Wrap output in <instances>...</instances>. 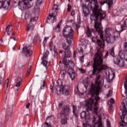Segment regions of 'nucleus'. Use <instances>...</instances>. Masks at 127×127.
Here are the masks:
<instances>
[{"label": "nucleus", "instance_id": "obj_1", "mask_svg": "<svg viewBox=\"0 0 127 127\" xmlns=\"http://www.w3.org/2000/svg\"><path fill=\"white\" fill-rule=\"evenodd\" d=\"M81 6L83 9V13L85 17L88 16L90 10H92L93 14L90 16V19L91 20L95 21L94 27L101 40L98 39L96 37H92V40L94 43H97L100 48H103L105 45V40H104L103 28L102 27L101 22L106 17V13H102L101 11V9L99 8L98 0H91L87 6L84 3H82Z\"/></svg>", "mask_w": 127, "mask_h": 127}, {"label": "nucleus", "instance_id": "obj_2", "mask_svg": "<svg viewBox=\"0 0 127 127\" xmlns=\"http://www.w3.org/2000/svg\"><path fill=\"white\" fill-rule=\"evenodd\" d=\"M103 57H104L103 52H102L101 49H99L96 54L94 55L93 59L92 75H96L95 85L91 83V88L88 91V94L91 95L92 98L95 97V96H99V92L101 91L102 87L104 85V83H102L101 75H97L96 73L103 71V70H107L108 69V65H103V63H104Z\"/></svg>", "mask_w": 127, "mask_h": 127}, {"label": "nucleus", "instance_id": "obj_3", "mask_svg": "<svg viewBox=\"0 0 127 127\" xmlns=\"http://www.w3.org/2000/svg\"><path fill=\"white\" fill-rule=\"evenodd\" d=\"M63 36L66 37V41L67 45L65 43L63 44V48L65 51L68 50L70 45L72 43L73 35L74 34L73 29L70 26H65L63 30Z\"/></svg>", "mask_w": 127, "mask_h": 127}, {"label": "nucleus", "instance_id": "obj_4", "mask_svg": "<svg viewBox=\"0 0 127 127\" xmlns=\"http://www.w3.org/2000/svg\"><path fill=\"white\" fill-rule=\"evenodd\" d=\"M69 112H70V108L68 106H65L60 113L62 125H66L67 124V118L66 117L68 116Z\"/></svg>", "mask_w": 127, "mask_h": 127}, {"label": "nucleus", "instance_id": "obj_5", "mask_svg": "<svg viewBox=\"0 0 127 127\" xmlns=\"http://www.w3.org/2000/svg\"><path fill=\"white\" fill-rule=\"evenodd\" d=\"M94 103V100L90 98L88 100H87L85 104V107L86 108L87 112L89 111H92L94 113L95 115L98 114V107H97V105H98V102H95L94 103V107L93 110L92 108V104Z\"/></svg>", "mask_w": 127, "mask_h": 127}, {"label": "nucleus", "instance_id": "obj_6", "mask_svg": "<svg viewBox=\"0 0 127 127\" xmlns=\"http://www.w3.org/2000/svg\"><path fill=\"white\" fill-rule=\"evenodd\" d=\"M18 0V7L21 10L28 9L32 6L33 3H30L29 0Z\"/></svg>", "mask_w": 127, "mask_h": 127}, {"label": "nucleus", "instance_id": "obj_7", "mask_svg": "<svg viewBox=\"0 0 127 127\" xmlns=\"http://www.w3.org/2000/svg\"><path fill=\"white\" fill-rule=\"evenodd\" d=\"M114 62L120 67H124L125 66V55L120 52L118 58L114 59Z\"/></svg>", "mask_w": 127, "mask_h": 127}, {"label": "nucleus", "instance_id": "obj_8", "mask_svg": "<svg viewBox=\"0 0 127 127\" xmlns=\"http://www.w3.org/2000/svg\"><path fill=\"white\" fill-rule=\"evenodd\" d=\"M120 35V33L115 32L114 35L111 34H106L105 40L107 43H114L116 38H119Z\"/></svg>", "mask_w": 127, "mask_h": 127}, {"label": "nucleus", "instance_id": "obj_9", "mask_svg": "<svg viewBox=\"0 0 127 127\" xmlns=\"http://www.w3.org/2000/svg\"><path fill=\"white\" fill-rule=\"evenodd\" d=\"M58 95L60 94H64L66 96L69 95L70 94V90L68 89V86L61 85L56 89Z\"/></svg>", "mask_w": 127, "mask_h": 127}, {"label": "nucleus", "instance_id": "obj_10", "mask_svg": "<svg viewBox=\"0 0 127 127\" xmlns=\"http://www.w3.org/2000/svg\"><path fill=\"white\" fill-rule=\"evenodd\" d=\"M122 105L123 106V108H121V111H122V116L121 117V122L120 123V125L122 127H125L126 126V125H127V123L125 122V115H124V114L125 113H126L127 110L126 108V105H125V103L123 102L122 103Z\"/></svg>", "mask_w": 127, "mask_h": 127}, {"label": "nucleus", "instance_id": "obj_11", "mask_svg": "<svg viewBox=\"0 0 127 127\" xmlns=\"http://www.w3.org/2000/svg\"><path fill=\"white\" fill-rule=\"evenodd\" d=\"M23 52L26 56L29 57L32 55V50H31V46L25 47L23 48Z\"/></svg>", "mask_w": 127, "mask_h": 127}, {"label": "nucleus", "instance_id": "obj_12", "mask_svg": "<svg viewBox=\"0 0 127 127\" xmlns=\"http://www.w3.org/2000/svg\"><path fill=\"white\" fill-rule=\"evenodd\" d=\"M56 21V16L54 15V12L50 13L49 17H47L46 22L47 23H53Z\"/></svg>", "mask_w": 127, "mask_h": 127}, {"label": "nucleus", "instance_id": "obj_13", "mask_svg": "<svg viewBox=\"0 0 127 127\" xmlns=\"http://www.w3.org/2000/svg\"><path fill=\"white\" fill-rule=\"evenodd\" d=\"M3 0H0V8L3 7V8L7 9V8H8V6H9V4H10L9 3L10 0H6L4 2H2Z\"/></svg>", "mask_w": 127, "mask_h": 127}, {"label": "nucleus", "instance_id": "obj_14", "mask_svg": "<svg viewBox=\"0 0 127 127\" xmlns=\"http://www.w3.org/2000/svg\"><path fill=\"white\" fill-rule=\"evenodd\" d=\"M49 54V52H46L44 55H43V57L42 59V64L47 68V64H48V62L46 61L47 58H48V55Z\"/></svg>", "mask_w": 127, "mask_h": 127}, {"label": "nucleus", "instance_id": "obj_15", "mask_svg": "<svg viewBox=\"0 0 127 127\" xmlns=\"http://www.w3.org/2000/svg\"><path fill=\"white\" fill-rule=\"evenodd\" d=\"M115 78V72L112 70L108 71V77L107 78V82L110 84Z\"/></svg>", "mask_w": 127, "mask_h": 127}, {"label": "nucleus", "instance_id": "obj_16", "mask_svg": "<svg viewBox=\"0 0 127 127\" xmlns=\"http://www.w3.org/2000/svg\"><path fill=\"white\" fill-rule=\"evenodd\" d=\"M42 2V0H36V5L33 9L34 12L38 13L40 11L39 5H40Z\"/></svg>", "mask_w": 127, "mask_h": 127}, {"label": "nucleus", "instance_id": "obj_17", "mask_svg": "<svg viewBox=\"0 0 127 127\" xmlns=\"http://www.w3.org/2000/svg\"><path fill=\"white\" fill-rule=\"evenodd\" d=\"M68 74L69 75L70 78H71L72 81L75 79V71L72 68H69L68 69Z\"/></svg>", "mask_w": 127, "mask_h": 127}, {"label": "nucleus", "instance_id": "obj_18", "mask_svg": "<svg viewBox=\"0 0 127 127\" xmlns=\"http://www.w3.org/2000/svg\"><path fill=\"white\" fill-rule=\"evenodd\" d=\"M63 64L65 65V66L66 67V68H68V66H69L70 68H72V67H74V64L73 62H68V60L66 59H64L63 61Z\"/></svg>", "mask_w": 127, "mask_h": 127}, {"label": "nucleus", "instance_id": "obj_19", "mask_svg": "<svg viewBox=\"0 0 127 127\" xmlns=\"http://www.w3.org/2000/svg\"><path fill=\"white\" fill-rule=\"evenodd\" d=\"M92 32H93L94 34H96V33H97L96 30H94L93 29H91H91H90V28L87 27V30L86 31V36H87V37H91V36H92Z\"/></svg>", "mask_w": 127, "mask_h": 127}, {"label": "nucleus", "instance_id": "obj_20", "mask_svg": "<svg viewBox=\"0 0 127 127\" xmlns=\"http://www.w3.org/2000/svg\"><path fill=\"white\" fill-rule=\"evenodd\" d=\"M105 3L108 4L109 7H111L113 5V0H106L100 2L101 5H104Z\"/></svg>", "mask_w": 127, "mask_h": 127}, {"label": "nucleus", "instance_id": "obj_21", "mask_svg": "<svg viewBox=\"0 0 127 127\" xmlns=\"http://www.w3.org/2000/svg\"><path fill=\"white\" fill-rule=\"evenodd\" d=\"M34 28V26L33 24L31 22L29 23V24L27 26L26 31H32Z\"/></svg>", "mask_w": 127, "mask_h": 127}, {"label": "nucleus", "instance_id": "obj_22", "mask_svg": "<svg viewBox=\"0 0 127 127\" xmlns=\"http://www.w3.org/2000/svg\"><path fill=\"white\" fill-rule=\"evenodd\" d=\"M66 69H62L61 70V77L63 78V79H64V78H65V76H66Z\"/></svg>", "mask_w": 127, "mask_h": 127}, {"label": "nucleus", "instance_id": "obj_23", "mask_svg": "<svg viewBox=\"0 0 127 127\" xmlns=\"http://www.w3.org/2000/svg\"><path fill=\"white\" fill-rule=\"evenodd\" d=\"M61 24H62V20L60 21L59 23L58 24L56 28V31L57 32H59V31H60V27L61 26Z\"/></svg>", "mask_w": 127, "mask_h": 127}, {"label": "nucleus", "instance_id": "obj_24", "mask_svg": "<svg viewBox=\"0 0 127 127\" xmlns=\"http://www.w3.org/2000/svg\"><path fill=\"white\" fill-rule=\"evenodd\" d=\"M64 54L66 58H70V57L71 56V52L70 51H65Z\"/></svg>", "mask_w": 127, "mask_h": 127}, {"label": "nucleus", "instance_id": "obj_25", "mask_svg": "<svg viewBox=\"0 0 127 127\" xmlns=\"http://www.w3.org/2000/svg\"><path fill=\"white\" fill-rule=\"evenodd\" d=\"M80 117L82 119H85V121L87 120V116L86 115V112L83 111L80 113Z\"/></svg>", "mask_w": 127, "mask_h": 127}, {"label": "nucleus", "instance_id": "obj_26", "mask_svg": "<svg viewBox=\"0 0 127 127\" xmlns=\"http://www.w3.org/2000/svg\"><path fill=\"white\" fill-rule=\"evenodd\" d=\"M121 28L122 31L127 29V22L126 21H124V24L121 26Z\"/></svg>", "mask_w": 127, "mask_h": 127}, {"label": "nucleus", "instance_id": "obj_27", "mask_svg": "<svg viewBox=\"0 0 127 127\" xmlns=\"http://www.w3.org/2000/svg\"><path fill=\"white\" fill-rule=\"evenodd\" d=\"M115 104V99L111 98L110 101L108 102V105L109 107H112L113 104Z\"/></svg>", "mask_w": 127, "mask_h": 127}, {"label": "nucleus", "instance_id": "obj_28", "mask_svg": "<svg viewBox=\"0 0 127 127\" xmlns=\"http://www.w3.org/2000/svg\"><path fill=\"white\" fill-rule=\"evenodd\" d=\"M110 55H111L112 57H115V51L114 50V48L111 49L109 52Z\"/></svg>", "mask_w": 127, "mask_h": 127}, {"label": "nucleus", "instance_id": "obj_29", "mask_svg": "<svg viewBox=\"0 0 127 127\" xmlns=\"http://www.w3.org/2000/svg\"><path fill=\"white\" fill-rule=\"evenodd\" d=\"M18 6V0H15L12 3L13 7H16V6Z\"/></svg>", "mask_w": 127, "mask_h": 127}, {"label": "nucleus", "instance_id": "obj_30", "mask_svg": "<svg viewBox=\"0 0 127 127\" xmlns=\"http://www.w3.org/2000/svg\"><path fill=\"white\" fill-rule=\"evenodd\" d=\"M45 80H43L42 85H41L40 89L43 90L45 88L46 85H45Z\"/></svg>", "mask_w": 127, "mask_h": 127}, {"label": "nucleus", "instance_id": "obj_31", "mask_svg": "<svg viewBox=\"0 0 127 127\" xmlns=\"http://www.w3.org/2000/svg\"><path fill=\"white\" fill-rule=\"evenodd\" d=\"M111 30H112V28H106L105 30V32L106 34H111L110 32H111Z\"/></svg>", "mask_w": 127, "mask_h": 127}, {"label": "nucleus", "instance_id": "obj_32", "mask_svg": "<svg viewBox=\"0 0 127 127\" xmlns=\"http://www.w3.org/2000/svg\"><path fill=\"white\" fill-rule=\"evenodd\" d=\"M12 25H9L6 28V32L7 33V35H9L10 34L9 32V29H10V27H12Z\"/></svg>", "mask_w": 127, "mask_h": 127}, {"label": "nucleus", "instance_id": "obj_33", "mask_svg": "<svg viewBox=\"0 0 127 127\" xmlns=\"http://www.w3.org/2000/svg\"><path fill=\"white\" fill-rule=\"evenodd\" d=\"M48 39V37L45 38L43 42V45L44 47H45V45L47 44V40Z\"/></svg>", "mask_w": 127, "mask_h": 127}, {"label": "nucleus", "instance_id": "obj_34", "mask_svg": "<svg viewBox=\"0 0 127 127\" xmlns=\"http://www.w3.org/2000/svg\"><path fill=\"white\" fill-rule=\"evenodd\" d=\"M54 87V83H53V82H52V83L50 85V89H51V92H52V93H54V89H53Z\"/></svg>", "mask_w": 127, "mask_h": 127}, {"label": "nucleus", "instance_id": "obj_35", "mask_svg": "<svg viewBox=\"0 0 127 127\" xmlns=\"http://www.w3.org/2000/svg\"><path fill=\"white\" fill-rule=\"evenodd\" d=\"M50 51H52V50H53V42H52L50 43Z\"/></svg>", "mask_w": 127, "mask_h": 127}, {"label": "nucleus", "instance_id": "obj_36", "mask_svg": "<svg viewBox=\"0 0 127 127\" xmlns=\"http://www.w3.org/2000/svg\"><path fill=\"white\" fill-rule=\"evenodd\" d=\"M36 20H37V17H32L30 19V22H34Z\"/></svg>", "mask_w": 127, "mask_h": 127}, {"label": "nucleus", "instance_id": "obj_37", "mask_svg": "<svg viewBox=\"0 0 127 127\" xmlns=\"http://www.w3.org/2000/svg\"><path fill=\"white\" fill-rule=\"evenodd\" d=\"M8 116H11L12 115V109L10 110V108H9V110L8 111Z\"/></svg>", "mask_w": 127, "mask_h": 127}, {"label": "nucleus", "instance_id": "obj_38", "mask_svg": "<svg viewBox=\"0 0 127 127\" xmlns=\"http://www.w3.org/2000/svg\"><path fill=\"white\" fill-rule=\"evenodd\" d=\"M75 93V94H79V87H78V86H76V87L75 88V89L74 90Z\"/></svg>", "mask_w": 127, "mask_h": 127}, {"label": "nucleus", "instance_id": "obj_39", "mask_svg": "<svg viewBox=\"0 0 127 127\" xmlns=\"http://www.w3.org/2000/svg\"><path fill=\"white\" fill-rule=\"evenodd\" d=\"M9 82V79L8 78H7L5 82V84L6 85V88H8V83Z\"/></svg>", "mask_w": 127, "mask_h": 127}, {"label": "nucleus", "instance_id": "obj_40", "mask_svg": "<svg viewBox=\"0 0 127 127\" xmlns=\"http://www.w3.org/2000/svg\"><path fill=\"white\" fill-rule=\"evenodd\" d=\"M72 109H73L72 113H75L76 112V111H77V108L75 105H72Z\"/></svg>", "mask_w": 127, "mask_h": 127}, {"label": "nucleus", "instance_id": "obj_41", "mask_svg": "<svg viewBox=\"0 0 127 127\" xmlns=\"http://www.w3.org/2000/svg\"><path fill=\"white\" fill-rule=\"evenodd\" d=\"M78 51L79 53H82L83 54V48L80 47L78 49Z\"/></svg>", "mask_w": 127, "mask_h": 127}, {"label": "nucleus", "instance_id": "obj_42", "mask_svg": "<svg viewBox=\"0 0 127 127\" xmlns=\"http://www.w3.org/2000/svg\"><path fill=\"white\" fill-rule=\"evenodd\" d=\"M67 6V11L70 12L71 11V5H70V4H68Z\"/></svg>", "mask_w": 127, "mask_h": 127}, {"label": "nucleus", "instance_id": "obj_43", "mask_svg": "<svg viewBox=\"0 0 127 127\" xmlns=\"http://www.w3.org/2000/svg\"><path fill=\"white\" fill-rule=\"evenodd\" d=\"M58 8V6L57 5H54L53 7V10H57Z\"/></svg>", "mask_w": 127, "mask_h": 127}, {"label": "nucleus", "instance_id": "obj_44", "mask_svg": "<svg viewBox=\"0 0 127 127\" xmlns=\"http://www.w3.org/2000/svg\"><path fill=\"white\" fill-rule=\"evenodd\" d=\"M63 106V103H59L58 109L60 110V109H62V106Z\"/></svg>", "mask_w": 127, "mask_h": 127}, {"label": "nucleus", "instance_id": "obj_45", "mask_svg": "<svg viewBox=\"0 0 127 127\" xmlns=\"http://www.w3.org/2000/svg\"><path fill=\"white\" fill-rule=\"evenodd\" d=\"M45 127H51V125L47 122H45Z\"/></svg>", "mask_w": 127, "mask_h": 127}, {"label": "nucleus", "instance_id": "obj_46", "mask_svg": "<svg viewBox=\"0 0 127 127\" xmlns=\"http://www.w3.org/2000/svg\"><path fill=\"white\" fill-rule=\"evenodd\" d=\"M54 51L55 52V57L57 56V55L58 54V53H57V51L56 49H55V47H54Z\"/></svg>", "mask_w": 127, "mask_h": 127}, {"label": "nucleus", "instance_id": "obj_47", "mask_svg": "<svg viewBox=\"0 0 127 127\" xmlns=\"http://www.w3.org/2000/svg\"><path fill=\"white\" fill-rule=\"evenodd\" d=\"M112 96V94H111V90H109L108 91V94H107V98H109V97H111Z\"/></svg>", "mask_w": 127, "mask_h": 127}, {"label": "nucleus", "instance_id": "obj_48", "mask_svg": "<svg viewBox=\"0 0 127 127\" xmlns=\"http://www.w3.org/2000/svg\"><path fill=\"white\" fill-rule=\"evenodd\" d=\"M79 71H80V72H81V73H86V70H85V69H83L82 68H79Z\"/></svg>", "mask_w": 127, "mask_h": 127}, {"label": "nucleus", "instance_id": "obj_49", "mask_svg": "<svg viewBox=\"0 0 127 127\" xmlns=\"http://www.w3.org/2000/svg\"><path fill=\"white\" fill-rule=\"evenodd\" d=\"M107 127H111V123L110 122V121H109V120H107Z\"/></svg>", "mask_w": 127, "mask_h": 127}, {"label": "nucleus", "instance_id": "obj_50", "mask_svg": "<svg viewBox=\"0 0 127 127\" xmlns=\"http://www.w3.org/2000/svg\"><path fill=\"white\" fill-rule=\"evenodd\" d=\"M15 87H20V82H18L16 81V84L15 85Z\"/></svg>", "mask_w": 127, "mask_h": 127}, {"label": "nucleus", "instance_id": "obj_51", "mask_svg": "<svg viewBox=\"0 0 127 127\" xmlns=\"http://www.w3.org/2000/svg\"><path fill=\"white\" fill-rule=\"evenodd\" d=\"M84 56H82L80 58V60L81 62H82V63L84 62Z\"/></svg>", "mask_w": 127, "mask_h": 127}, {"label": "nucleus", "instance_id": "obj_52", "mask_svg": "<svg viewBox=\"0 0 127 127\" xmlns=\"http://www.w3.org/2000/svg\"><path fill=\"white\" fill-rule=\"evenodd\" d=\"M83 127H92L89 125H87V124H84L83 125Z\"/></svg>", "mask_w": 127, "mask_h": 127}, {"label": "nucleus", "instance_id": "obj_53", "mask_svg": "<svg viewBox=\"0 0 127 127\" xmlns=\"http://www.w3.org/2000/svg\"><path fill=\"white\" fill-rule=\"evenodd\" d=\"M108 56H109V51H107V52H106V55H105V56H104V58L107 59Z\"/></svg>", "mask_w": 127, "mask_h": 127}, {"label": "nucleus", "instance_id": "obj_54", "mask_svg": "<svg viewBox=\"0 0 127 127\" xmlns=\"http://www.w3.org/2000/svg\"><path fill=\"white\" fill-rule=\"evenodd\" d=\"M17 82L20 83L21 82V78L18 77L17 79Z\"/></svg>", "mask_w": 127, "mask_h": 127}, {"label": "nucleus", "instance_id": "obj_55", "mask_svg": "<svg viewBox=\"0 0 127 127\" xmlns=\"http://www.w3.org/2000/svg\"><path fill=\"white\" fill-rule=\"evenodd\" d=\"M29 106H30V103H28V104H27V105H26V109H29Z\"/></svg>", "mask_w": 127, "mask_h": 127}, {"label": "nucleus", "instance_id": "obj_56", "mask_svg": "<svg viewBox=\"0 0 127 127\" xmlns=\"http://www.w3.org/2000/svg\"><path fill=\"white\" fill-rule=\"evenodd\" d=\"M73 115L74 116V117L75 118H77L78 117V114H77V113H76V112H73Z\"/></svg>", "mask_w": 127, "mask_h": 127}, {"label": "nucleus", "instance_id": "obj_57", "mask_svg": "<svg viewBox=\"0 0 127 127\" xmlns=\"http://www.w3.org/2000/svg\"><path fill=\"white\" fill-rule=\"evenodd\" d=\"M92 63H88V64H87V67H90L91 65H92Z\"/></svg>", "mask_w": 127, "mask_h": 127}, {"label": "nucleus", "instance_id": "obj_58", "mask_svg": "<svg viewBox=\"0 0 127 127\" xmlns=\"http://www.w3.org/2000/svg\"><path fill=\"white\" fill-rule=\"evenodd\" d=\"M75 15V11L73 10L71 12V15L73 16Z\"/></svg>", "mask_w": 127, "mask_h": 127}, {"label": "nucleus", "instance_id": "obj_59", "mask_svg": "<svg viewBox=\"0 0 127 127\" xmlns=\"http://www.w3.org/2000/svg\"><path fill=\"white\" fill-rule=\"evenodd\" d=\"M95 100L96 101V102H97V101H99L100 100V97H97L95 98Z\"/></svg>", "mask_w": 127, "mask_h": 127}, {"label": "nucleus", "instance_id": "obj_60", "mask_svg": "<svg viewBox=\"0 0 127 127\" xmlns=\"http://www.w3.org/2000/svg\"><path fill=\"white\" fill-rule=\"evenodd\" d=\"M73 58H76V51L73 52Z\"/></svg>", "mask_w": 127, "mask_h": 127}, {"label": "nucleus", "instance_id": "obj_61", "mask_svg": "<svg viewBox=\"0 0 127 127\" xmlns=\"http://www.w3.org/2000/svg\"><path fill=\"white\" fill-rule=\"evenodd\" d=\"M29 73H30L29 72L27 71V73H26V77H28V76H29Z\"/></svg>", "mask_w": 127, "mask_h": 127}, {"label": "nucleus", "instance_id": "obj_62", "mask_svg": "<svg viewBox=\"0 0 127 127\" xmlns=\"http://www.w3.org/2000/svg\"><path fill=\"white\" fill-rule=\"evenodd\" d=\"M1 79H2V78L1 76H0V85H1Z\"/></svg>", "mask_w": 127, "mask_h": 127}, {"label": "nucleus", "instance_id": "obj_63", "mask_svg": "<svg viewBox=\"0 0 127 127\" xmlns=\"http://www.w3.org/2000/svg\"><path fill=\"white\" fill-rule=\"evenodd\" d=\"M0 43H2V42H3V41L2 40V39H0Z\"/></svg>", "mask_w": 127, "mask_h": 127}, {"label": "nucleus", "instance_id": "obj_64", "mask_svg": "<svg viewBox=\"0 0 127 127\" xmlns=\"http://www.w3.org/2000/svg\"><path fill=\"white\" fill-rule=\"evenodd\" d=\"M30 71H31L30 68H28L27 72H29L30 73Z\"/></svg>", "mask_w": 127, "mask_h": 127}]
</instances>
